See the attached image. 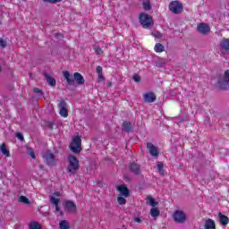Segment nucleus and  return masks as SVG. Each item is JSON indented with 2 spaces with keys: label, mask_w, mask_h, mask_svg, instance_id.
<instances>
[{
  "label": "nucleus",
  "mask_w": 229,
  "mask_h": 229,
  "mask_svg": "<svg viewBox=\"0 0 229 229\" xmlns=\"http://www.w3.org/2000/svg\"><path fill=\"white\" fill-rule=\"evenodd\" d=\"M218 218L221 225H223L224 226H226V225H228L229 223L228 216L223 215L222 213H218Z\"/></svg>",
  "instance_id": "6ab92c4d"
},
{
  "label": "nucleus",
  "mask_w": 229,
  "mask_h": 229,
  "mask_svg": "<svg viewBox=\"0 0 229 229\" xmlns=\"http://www.w3.org/2000/svg\"><path fill=\"white\" fill-rule=\"evenodd\" d=\"M220 47L225 53L229 51V39H223L220 43Z\"/></svg>",
  "instance_id": "a211bd4d"
},
{
  "label": "nucleus",
  "mask_w": 229,
  "mask_h": 229,
  "mask_svg": "<svg viewBox=\"0 0 229 229\" xmlns=\"http://www.w3.org/2000/svg\"><path fill=\"white\" fill-rule=\"evenodd\" d=\"M147 205L156 208L157 205H158V202H157L152 197H147Z\"/></svg>",
  "instance_id": "b1692460"
},
{
  "label": "nucleus",
  "mask_w": 229,
  "mask_h": 229,
  "mask_svg": "<svg viewBox=\"0 0 229 229\" xmlns=\"http://www.w3.org/2000/svg\"><path fill=\"white\" fill-rule=\"evenodd\" d=\"M157 169L159 171V174L164 176L165 171H164V163L157 162Z\"/></svg>",
  "instance_id": "7c9ffc66"
},
{
  "label": "nucleus",
  "mask_w": 229,
  "mask_h": 229,
  "mask_svg": "<svg viewBox=\"0 0 229 229\" xmlns=\"http://www.w3.org/2000/svg\"><path fill=\"white\" fill-rule=\"evenodd\" d=\"M140 22L143 28H149V26H153V18L147 13H141L140 15Z\"/></svg>",
  "instance_id": "423d86ee"
},
{
  "label": "nucleus",
  "mask_w": 229,
  "mask_h": 229,
  "mask_svg": "<svg viewBox=\"0 0 229 229\" xmlns=\"http://www.w3.org/2000/svg\"><path fill=\"white\" fill-rule=\"evenodd\" d=\"M60 192L56 191L53 195L50 196V201L55 207V211L59 212L60 216H63L64 213L60 210Z\"/></svg>",
  "instance_id": "0eeeda50"
},
{
  "label": "nucleus",
  "mask_w": 229,
  "mask_h": 229,
  "mask_svg": "<svg viewBox=\"0 0 229 229\" xmlns=\"http://www.w3.org/2000/svg\"><path fill=\"white\" fill-rule=\"evenodd\" d=\"M45 3H51L52 4H55V3H60L62 0H43Z\"/></svg>",
  "instance_id": "e433bc0d"
},
{
  "label": "nucleus",
  "mask_w": 229,
  "mask_h": 229,
  "mask_svg": "<svg viewBox=\"0 0 229 229\" xmlns=\"http://www.w3.org/2000/svg\"><path fill=\"white\" fill-rule=\"evenodd\" d=\"M122 130L123 131H131V123L129 122H124L123 123Z\"/></svg>",
  "instance_id": "bb28decb"
},
{
  "label": "nucleus",
  "mask_w": 229,
  "mask_h": 229,
  "mask_svg": "<svg viewBox=\"0 0 229 229\" xmlns=\"http://www.w3.org/2000/svg\"><path fill=\"white\" fill-rule=\"evenodd\" d=\"M204 229H216V222L210 218L206 220Z\"/></svg>",
  "instance_id": "dca6fc26"
},
{
  "label": "nucleus",
  "mask_w": 229,
  "mask_h": 229,
  "mask_svg": "<svg viewBox=\"0 0 229 229\" xmlns=\"http://www.w3.org/2000/svg\"><path fill=\"white\" fill-rule=\"evenodd\" d=\"M72 153H81V138L80 136H75L72 140V143L69 146Z\"/></svg>",
  "instance_id": "f03ea898"
},
{
  "label": "nucleus",
  "mask_w": 229,
  "mask_h": 229,
  "mask_svg": "<svg viewBox=\"0 0 229 229\" xmlns=\"http://www.w3.org/2000/svg\"><path fill=\"white\" fill-rule=\"evenodd\" d=\"M0 151L3 153L4 157H10V150L6 148V144L3 143L2 145H0Z\"/></svg>",
  "instance_id": "412c9836"
},
{
  "label": "nucleus",
  "mask_w": 229,
  "mask_h": 229,
  "mask_svg": "<svg viewBox=\"0 0 229 229\" xmlns=\"http://www.w3.org/2000/svg\"><path fill=\"white\" fill-rule=\"evenodd\" d=\"M33 92H35L36 94H42V90H40V89L38 88H34Z\"/></svg>",
  "instance_id": "a19ab883"
},
{
  "label": "nucleus",
  "mask_w": 229,
  "mask_h": 229,
  "mask_svg": "<svg viewBox=\"0 0 229 229\" xmlns=\"http://www.w3.org/2000/svg\"><path fill=\"white\" fill-rule=\"evenodd\" d=\"M130 170L134 173V174H140V165L137 163H132L130 166Z\"/></svg>",
  "instance_id": "f3484780"
},
{
  "label": "nucleus",
  "mask_w": 229,
  "mask_h": 229,
  "mask_svg": "<svg viewBox=\"0 0 229 229\" xmlns=\"http://www.w3.org/2000/svg\"><path fill=\"white\" fill-rule=\"evenodd\" d=\"M108 87H112V82H107Z\"/></svg>",
  "instance_id": "c03bdc74"
},
{
  "label": "nucleus",
  "mask_w": 229,
  "mask_h": 229,
  "mask_svg": "<svg viewBox=\"0 0 229 229\" xmlns=\"http://www.w3.org/2000/svg\"><path fill=\"white\" fill-rule=\"evenodd\" d=\"M16 137H17V139H19L20 140H24V136H23L22 133H21V132H18V133L16 134Z\"/></svg>",
  "instance_id": "ea45409f"
},
{
  "label": "nucleus",
  "mask_w": 229,
  "mask_h": 229,
  "mask_svg": "<svg viewBox=\"0 0 229 229\" xmlns=\"http://www.w3.org/2000/svg\"><path fill=\"white\" fill-rule=\"evenodd\" d=\"M45 78H46L47 83L51 87H55V85H56V81L55 80V78L51 77L49 74H45Z\"/></svg>",
  "instance_id": "aec40b11"
},
{
  "label": "nucleus",
  "mask_w": 229,
  "mask_h": 229,
  "mask_svg": "<svg viewBox=\"0 0 229 229\" xmlns=\"http://www.w3.org/2000/svg\"><path fill=\"white\" fill-rule=\"evenodd\" d=\"M18 201L19 203H23V205H31L30 199H28L26 196L19 197Z\"/></svg>",
  "instance_id": "4be33fe9"
},
{
  "label": "nucleus",
  "mask_w": 229,
  "mask_h": 229,
  "mask_svg": "<svg viewBox=\"0 0 229 229\" xmlns=\"http://www.w3.org/2000/svg\"><path fill=\"white\" fill-rule=\"evenodd\" d=\"M75 81H77L78 85H83L85 83V79L83 75L80 72H75L73 74Z\"/></svg>",
  "instance_id": "2eb2a0df"
},
{
  "label": "nucleus",
  "mask_w": 229,
  "mask_h": 229,
  "mask_svg": "<svg viewBox=\"0 0 229 229\" xmlns=\"http://www.w3.org/2000/svg\"><path fill=\"white\" fill-rule=\"evenodd\" d=\"M132 80L134 81H136V83H139V82H140V76L135 74V75L132 76Z\"/></svg>",
  "instance_id": "f704fd0d"
},
{
  "label": "nucleus",
  "mask_w": 229,
  "mask_h": 229,
  "mask_svg": "<svg viewBox=\"0 0 229 229\" xmlns=\"http://www.w3.org/2000/svg\"><path fill=\"white\" fill-rule=\"evenodd\" d=\"M64 209L67 212H76L77 210L76 204L72 202V200H68L64 204Z\"/></svg>",
  "instance_id": "ddd939ff"
},
{
  "label": "nucleus",
  "mask_w": 229,
  "mask_h": 229,
  "mask_svg": "<svg viewBox=\"0 0 229 229\" xmlns=\"http://www.w3.org/2000/svg\"><path fill=\"white\" fill-rule=\"evenodd\" d=\"M27 152L29 153L30 157H31V158H35V152L33 151V148H30V147H26Z\"/></svg>",
  "instance_id": "72a5a7b5"
},
{
  "label": "nucleus",
  "mask_w": 229,
  "mask_h": 229,
  "mask_svg": "<svg viewBox=\"0 0 229 229\" xmlns=\"http://www.w3.org/2000/svg\"><path fill=\"white\" fill-rule=\"evenodd\" d=\"M154 49H155L156 53H164V49H165V48L164 45H162L160 43H157Z\"/></svg>",
  "instance_id": "c85d7f7f"
},
{
  "label": "nucleus",
  "mask_w": 229,
  "mask_h": 229,
  "mask_svg": "<svg viewBox=\"0 0 229 229\" xmlns=\"http://www.w3.org/2000/svg\"><path fill=\"white\" fill-rule=\"evenodd\" d=\"M169 10L172 13L178 15L183 12V4L179 1H173L169 4Z\"/></svg>",
  "instance_id": "7ed1b4c3"
},
{
  "label": "nucleus",
  "mask_w": 229,
  "mask_h": 229,
  "mask_svg": "<svg viewBox=\"0 0 229 229\" xmlns=\"http://www.w3.org/2000/svg\"><path fill=\"white\" fill-rule=\"evenodd\" d=\"M153 36L156 38H162V33L158 32V31H155L153 33Z\"/></svg>",
  "instance_id": "c9c22d12"
},
{
  "label": "nucleus",
  "mask_w": 229,
  "mask_h": 229,
  "mask_svg": "<svg viewBox=\"0 0 229 229\" xmlns=\"http://www.w3.org/2000/svg\"><path fill=\"white\" fill-rule=\"evenodd\" d=\"M117 203H119L120 205H126V197L117 195Z\"/></svg>",
  "instance_id": "c756f323"
},
{
  "label": "nucleus",
  "mask_w": 229,
  "mask_h": 229,
  "mask_svg": "<svg viewBox=\"0 0 229 229\" xmlns=\"http://www.w3.org/2000/svg\"><path fill=\"white\" fill-rule=\"evenodd\" d=\"M134 221L135 223H142V219H140V217H135Z\"/></svg>",
  "instance_id": "37998d69"
},
{
  "label": "nucleus",
  "mask_w": 229,
  "mask_h": 229,
  "mask_svg": "<svg viewBox=\"0 0 229 229\" xmlns=\"http://www.w3.org/2000/svg\"><path fill=\"white\" fill-rule=\"evenodd\" d=\"M116 191L119 192L118 196H122L123 198L130 197V190H128V187L124 184L117 186Z\"/></svg>",
  "instance_id": "6e6552de"
},
{
  "label": "nucleus",
  "mask_w": 229,
  "mask_h": 229,
  "mask_svg": "<svg viewBox=\"0 0 229 229\" xmlns=\"http://www.w3.org/2000/svg\"><path fill=\"white\" fill-rule=\"evenodd\" d=\"M147 149L152 157H158V148L153 143H147Z\"/></svg>",
  "instance_id": "4468645a"
},
{
  "label": "nucleus",
  "mask_w": 229,
  "mask_h": 229,
  "mask_svg": "<svg viewBox=\"0 0 229 229\" xmlns=\"http://www.w3.org/2000/svg\"><path fill=\"white\" fill-rule=\"evenodd\" d=\"M30 229H42V225L38 222H30L29 225Z\"/></svg>",
  "instance_id": "cd10ccee"
},
{
  "label": "nucleus",
  "mask_w": 229,
  "mask_h": 229,
  "mask_svg": "<svg viewBox=\"0 0 229 229\" xmlns=\"http://www.w3.org/2000/svg\"><path fill=\"white\" fill-rule=\"evenodd\" d=\"M143 8L144 10H151V4L149 3V0H145L143 2Z\"/></svg>",
  "instance_id": "2f4dec72"
},
{
  "label": "nucleus",
  "mask_w": 229,
  "mask_h": 229,
  "mask_svg": "<svg viewBox=\"0 0 229 229\" xmlns=\"http://www.w3.org/2000/svg\"><path fill=\"white\" fill-rule=\"evenodd\" d=\"M173 219L175 223L182 225L187 221V214L182 210H175L173 214Z\"/></svg>",
  "instance_id": "39448f33"
},
{
  "label": "nucleus",
  "mask_w": 229,
  "mask_h": 229,
  "mask_svg": "<svg viewBox=\"0 0 229 229\" xmlns=\"http://www.w3.org/2000/svg\"><path fill=\"white\" fill-rule=\"evenodd\" d=\"M97 73H98V75L103 74V67L98 66L97 67Z\"/></svg>",
  "instance_id": "58836bf2"
},
{
  "label": "nucleus",
  "mask_w": 229,
  "mask_h": 229,
  "mask_svg": "<svg viewBox=\"0 0 229 229\" xmlns=\"http://www.w3.org/2000/svg\"><path fill=\"white\" fill-rule=\"evenodd\" d=\"M0 47H6V41L3 38H0Z\"/></svg>",
  "instance_id": "4c0bfd02"
},
{
  "label": "nucleus",
  "mask_w": 229,
  "mask_h": 229,
  "mask_svg": "<svg viewBox=\"0 0 229 229\" xmlns=\"http://www.w3.org/2000/svg\"><path fill=\"white\" fill-rule=\"evenodd\" d=\"M63 75L64 76L67 83L69 85H72L73 81H72V79H71V74L69 73V72H67V71L63 72Z\"/></svg>",
  "instance_id": "393cba45"
},
{
  "label": "nucleus",
  "mask_w": 229,
  "mask_h": 229,
  "mask_svg": "<svg viewBox=\"0 0 229 229\" xmlns=\"http://www.w3.org/2000/svg\"><path fill=\"white\" fill-rule=\"evenodd\" d=\"M197 30L201 35H208V33H210V26L205 23L199 24Z\"/></svg>",
  "instance_id": "9d476101"
},
{
  "label": "nucleus",
  "mask_w": 229,
  "mask_h": 229,
  "mask_svg": "<svg viewBox=\"0 0 229 229\" xmlns=\"http://www.w3.org/2000/svg\"><path fill=\"white\" fill-rule=\"evenodd\" d=\"M59 114L62 117H67V115H69V111L67 110V103L65 101H61L59 103Z\"/></svg>",
  "instance_id": "1a4fd4ad"
},
{
  "label": "nucleus",
  "mask_w": 229,
  "mask_h": 229,
  "mask_svg": "<svg viewBox=\"0 0 229 229\" xmlns=\"http://www.w3.org/2000/svg\"><path fill=\"white\" fill-rule=\"evenodd\" d=\"M150 216L152 217H158L160 216V210H158V208H156V207L152 208L150 209Z\"/></svg>",
  "instance_id": "5701e85b"
},
{
  "label": "nucleus",
  "mask_w": 229,
  "mask_h": 229,
  "mask_svg": "<svg viewBox=\"0 0 229 229\" xmlns=\"http://www.w3.org/2000/svg\"><path fill=\"white\" fill-rule=\"evenodd\" d=\"M94 51L98 56H103V49H101V47H95Z\"/></svg>",
  "instance_id": "473e14b6"
},
{
  "label": "nucleus",
  "mask_w": 229,
  "mask_h": 229,
  "mask_svg": "<svg viewBox=\"0 0 229 229\" xmlns=\"http://www.w3.org/2000/svg\"><path fill=\"white\" fill-rule=\"evenodd\" d=\"M98 76V81H105V77L103 76V73H101Z\"/></svg>",
  "instance_id": "79ce46f5"
},
{
  "label": "nucleus",
  "mask_w": 229,
  "mask_h": 229,
  "mask_svg": "<svg viewBox=\"0 0 229 229\" xmlns=\"http://www.w3.org/2000/svg\"><path fill=\"white\" fill-rule=\"evenodd\" d=\"M143 99L146 103H155L157 101V96L153 92L145 93Z\"/></svg>",
  "instance_id": "9b49d317"
},
{
  "label": "nucleus",
  "mask_w": 229,
  "mask_h": 229,
  "mask_svg": "<svg viewBox=\"0 0 229 229\" xmlns=\"http://www.w3.org/2000/svg\"><path fill=\"white\" fill-rule=\"evenodd\" d=\"M45 160L50 167H53V165H56V160L55 159V155L51 153H47L45 155Z\"/></svg>",
  "instance_id": "f8f14e48"
},
{
  "label": "nucleus",
  "mask_w": 229,
  "mask_h": 229,
  "mask_svg": "<svg viewBox=\"0 0 229 229\" xmlns=\"http://www.w3.org/2000/svg\"><path fill=\"white\" fill-rule=\"evenodd\" d=\"M80 169V161L74 156L68 157V173L74 174Z\"/></svg>",
  "instance_id": "f257e3e1"
},
{
  "label": "nucleus",
  "mask_w": 229,
  "mask_h": 229,
  "mask_svg": "<svg viewBox=\"0 0 229 229\" xmlns=\"http://www.w3.org/2000/svg\"><path fill=\"white\" fill-rule=\"evenodd\" d=\"M218 87L221 90H227L229 88V70L225 71L224 76L219 79Z\"/></svg>",
  "instance_id": "20e7f679"
},
{
  "label": "nucleus",
  "mask_w": 229,
  "mask_h": 229,
  "mask_svg": "<svg viewBox=\"0 0 229 229\" xmlns=\"http://www.w3.org/2000/svg\"><path fill=\"white\" fill-rule=\"evenodd\" d=\"M59 228L60 229H70L71 225H69V222H67L66 220H62L59 223Z\"/></svg>",
  "instance_id": "a878e982"
}]
</instances>
